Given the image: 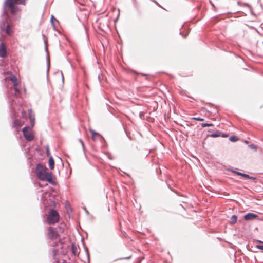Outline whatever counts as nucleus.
<instances>
[{
  "instance_id": "3",
  "label": "nucleus",
  "mask_w": 263,
  "mask_h": 263,
  "mask_svg": "<svg viewBox=\"0 0 263 263\" xmlns=\"http://www.w3.org/2000/svg\"><path fill=\"white\" fill-rule=\"evenodd\" d=\"M60 215L59 213L54 209L50 210L47 215L46 222L48 224H54L59 222Z\"/></svg>"
},
{
  "instance_id": "23",
  "label": "nucleus",
  "mask_w": 263,
  "mask_h": 263,
  "mask_svg": "<svg viewBox=\"0 0 263 263\" xmlns=\"http://www.w3.org/2000/svg\"><path fill=\"white\" fill-rule=\"evenodd\" d=\"M235 173L236 174L238 175L242 176V174H243V173H242L238 172H236V171L235 172Z\"/></svg>"
},
{
  "instance_id": "4",
  "label": "nucleus",
  "mask_w": 263,
  "mask_h": 263,
  "mask_svg": "<svg viewBox=\"0 0 263 263\" xmlns=\"http://www.w3.org/2000/svg\"><path fill=\"white\" fill-rule=\"evenodd\" d=\"M22 132L23 136L26 140L31 141L33 140L34 138L33 132L29 126L24 127L22 129Z\"/></svg>"
},
{
  "instance_id": "12",
  "label": "nucleus",
  "mask_w": 263,
  "mask_h": 263,
  "mask_svg": "<svg viewBox=\"0 0 263 263\" xmlns=\"http://www.w3.org/2000/svg\"><path fill=\"white\" fill-rule=\"evenodd\" d=\"M89 132L91 134V138L93 140H95L96 138L99 136V134L92 129H89Z\"/></svg>"
},
{
  "instance_id": "6",
  "label": "nucleus",
  "mask_w": 263,
  "mask_h": 263,
  "mask_svg": "<svg viewBox=\"0 0 263 263\" xmlns=\"http://www.w3.org/2000/svg\"><path fill=\"white\" fill-rule=\"evenodd\" d=\"M13 25L12 24H6L4 23L3 24L1 25L0 28L2 31H5L8 35L11 36L13 33V31L12 30Z\"/></svg>"
},
{
  "instance_id": "13",
  "label": "nucleus",
  "mask_w": 263,
  "mask_h": 263,
  "mask_svg": "<svg viewBox=\"0 0 263 263\" xmlns=\"http://www.w3.org/2000/svg\"><path fill=\"white\" fill-rule=\"evenodd\" d=\"M29 119L30 121V124L32 127L34 125L35 123V118L33 116L31 115V112L29 114Z\"/></svg>"
},
{
  "instance_id": "19",
  "label": "nucleus",
  "mask_w": 263,
  "mask_h": 263,
  "mask_svg": "<svg viewBox=\"0 0 263 263\" xmlns=\"http://www.w3.org/2000/svg\"><path fill=\"white\" fill-rule=\"evenodd\" d=\"M230 140L231 141L235 142V141H237L238 140V138L236 137H235V136H232V137H230Z\"/></svg>"
},
{
  "instance_id": "15",
  "label": "nucleus",
  "mask_w": 263,
  "mask_h": 263,
  "mask_svg": "<svg viewBox=\"0 0 263 263\" xmlns=\"http://www.w3.org/2000/svg\"><path fill=\"white\" fill-rule=\"evenodd\" d=\"M237 216L235 215H233L231 218L230 223L232 224H235L237 221Z\"/></svg>"
},
{
  "instance_id": "14",
  "label": "nucleus",
  "mask_w": 263,
  "mask_h": 263,
  "mask_svg": "<svg viewBox=\"0 0 263 263\" xmlns=\"http://www.w3.org/2000/svg\"><path fill=\"white\" fill-rule=\"evenodd\" d=\"M71 249H72V253L74 255H77V254H78V248H77V246L76 245H72V246H71Z\"/></svg>"
},
{
  "instance_id": "25",
  "label": "nucleus",
  "mask_w": 263,
  "mask_h": 263,
  "mask_svg": "<svg viewBox=\"0 0 263 263\" xmlns=\"http://www.w3.org/2000/svg\"><path fill=\"white\" fill-rule=\"evenodd\" d=\"M258 242H260V243H263V242L261 241H259Z\"/></svg>"
},
{
  "instance_id": "10",
  "label": "nucleus",
  "mask_w": 263,
  "mask_h": 263,
  "mask_svg": "<svg viewBox=\"0 0 263 263\" xmlns=\"http://www.w3.org/2000/svg\"><path fill=\"white\" fill-rule=\"evenodd\" d=\"M23 124V122H22L21 120H15L13 121V125L14 127L19 128L21 127Z\"/></svg>"
},
{
  "instance_id": "7",
  "label": "nucleus",
  "mask_w": 263,
  "mask_h": 263,
  "mask_svg": "<svg viewBox=\"0 0 263 263\" xmlns=\"http://www.w3.org/2000/svg\"><path fill=\"white\" fill-rule=\"evenodd\" d=\"M7 54L6 47L4 43L0 44V57L4 58Z\"/></svg>"
},
{
  "instance_id": "17",
  "label": "nucleus",
  "mask_w": 263,
  "mask_h": 263,
  "mask_svg": "<svg viewBox=\"0 0 263 263\" xmlns=\"http://www.w3.org/2000/svg\"><path fill=\"white\" fill-rule=\"evenodd\" d=\"M219 136H220V132L218 131H217L215 134H212L211 135V137H219Z\"/></svg>"
},
{
  "instance_id": "11",
  "label": "nucleus",
  "mask_w": 263,
  "mask_h": 263,
  "mask_svg": "<svg viewBox=\"0 0 263 263\" xmlns=\"http://www.w3.org/2000/svg\"><path fill=\"white\" fill-rule=\"evenodd\" d=\"M49 166L51 170L54 168V161L51 156L50 157L49 159Z\"/></svg>"
},
{
  "instance_id": "9",
  "label": "nucleus",
  "mask_w": 263,
  "mask_h": 263,
  "mask_svg": "<svg viewBox=\"0 0 263 263\" xmlns=\"http://www.w3.org/2000/svg\"><path fill=\"white\" fill-rule=\"evenodd\" d=\"M6 79H8L9 80L11 81L13 84V86H17V80L14 75L11 74L9 77L6 78Z\"/></svg>"
},
{
  "instance_id": "21",
  "label": "nucleus",
  "mask_w": 263,
  "mask_h": 263,
  "mask_svg": "<svg viewBox=\"0 0 263 263\" xmlns=\"http://www.w3.org/2000/svg\"><path fill=\"white\" fill-rule=\"evenodd\" d=\"M256 247L259 249L263 250V246H262V245H257Z\"/></svg>"
},
{
  "instance_id": "1",
  "label": "nucleus",
  "mask_w": 263,
  "mask_h": 263,
  "mask_svg": "<svg viewBox=\"0 0 263 263\" xmlns=\"http://www.w3.org/2000/svg\"><path fill=\"white\" fill-rule=\"evenodd\" d=\"M47 168L42 165L37 164L35 168V173L37 178L43 181H47L51 184H54L52 180V174L47 171Z\"/></svg>"
},
{
  "instance_id": "8",
  "label": "nucleus",
  "mask_w": 263,
  "mask_h": 263,
  "mask_svg": "<svg viewBox=\"0 0 263 263\" xmlns=\"http://www.w3.org/2000/svg\"><path fill=\"white\" fill-rule=\"evenodd\" d=\"M258 217V215L252 213H249L244 216V219L246 220H253Z\"/></svg>"
},
{
  "instance_id": "5",
  "label": "nucleus",
  "mask_w": 263,
  "mask_h": 263,
  "mask_svg": "<svg viewBox=\"0 0 263 263\" xmlns=\"http://www.w3.org/2000/svg\"><path fill=\"white\" fill-rule=\"evenodd\" d=\"M47 236L49 239L52 240H56L60 237L56 229L52 227L47 228Z\"/></svg>"
},
{
  "instance_id": "24",
  "label": "nucleus",
  "mask_w": 263,
  "mask_h": 263,
  "mask_svg": "<svg viewBox=\"0 0 263 263\" xmlns=\"http://www.w3.org/2000/svg\"><path fill=\"white\" fill-rule=\"evenodd\" d=\"M46 154L48 156H49L50 155V152H49V149L48 148L46 150Z\"/></svg>"
},
{
  "instance_id": "22",
  "label": "nucleus",
  "mask_w": 263,
  "mask_h": 263,
  "mask_svg": "<svg viewBox=\"0 0 263 263\" xmlns=\"http://www.w3.org/2000/svg\"><path fill=\"white\" fill-rule=\"evenodd\" d=\"M243 177L246 178H250V176L248 175V174H242V176Z\"/></svg>"
},
{
  "instance_id": "16",
  "label": "nucleus",
  "mask_w": 263,
  "mask_h": 263,
  "mask_svg": "<svg viewBox=\"0 0 263 263\" xmlns=\"http://www.w3.org/2000/svg\"><path fill=\"white\" fill-rule=\"evenodd\" d=\"M13 87L15 91V95L17 96L20 93V90L18 89L17 86H13Z\"/></svg>"
},
{
  "instance_id": "18",
  "label": "nucleus",
  "mask_w": 263,
  "mask_h": 263,
  "mask_svg": "<svg viewBox=\"0 0 263 263\" xmlns=\"http://www.w3.org/2000/svg\"><path fill=\"white\" fill-rule=\"evenodd\" d=\"M213 126V124H208V123H202L201 124V126L202 127H210V126Z\"/></svg>"
},
{
  "instance_id": "20",
  "label": "nucleus",
  "mask_w": 263,
  "mask_h": 263,
  "mask_svg": "<svg viewBox=\"0 0 263 263\" xmlns=\"http://www.w3.org/2000/svg\"><path fill=\"white\" fill-rule=\"evenodd\" d=\"M192 119L194 120H196V121H203L204 120V119L203 118H197V117H194L192 118Z\"/></svg>"
},
{
  "instance_id": "2",
  "label": "nucleus",
  "mask_w": 263,
  "mask_h": 263,
  "mask_svg": "<svg viewBox=\"0 0 263 263\" xmlns=\"http://www.w3.org/2000/svg\"><path fill=\"white\" fill-rule=\"evenodd\" d=\"M17 4L25 5V0H6L5 5L8 8L11 14L15 15L21 10L16 6Z\"/></svg>"
}]
</instances>
